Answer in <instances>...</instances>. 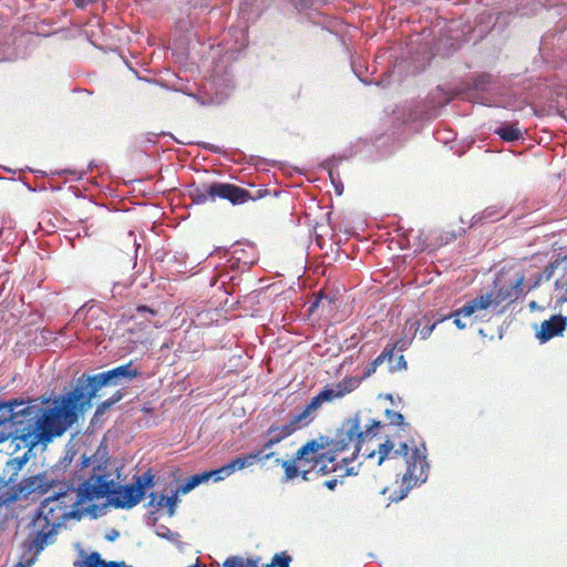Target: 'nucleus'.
<instances>
[{
	"label": "nucleus",
	"instance_id": "nucleus-1",
	"mask_svg": "<svg viewBox=\"0 0 567 567\" xmlns=\"http://www.w3.org/2000/svg\"><path fill=\"white\" fill-rule=\"evenodd\" d=\"M138 374L140 371L130 361L107 371L92 375L82 374L78 378L71 390L52 399L66 431L78 423L80 416L91 408L92 399L102 388L130 383Z\"/></svg>",
	"mask_w": 567,
	"mask_h": 567
},
{
	"label": "nucleus",
	"instance_id": "nucleus-2",
	"mask_svg": "<svg viewBox=\"0 0 567 567\" xmlns=\"http://www.w3.org/2000/svg\"><path fill=\"white\" fill-rule=\"evenodd\" d=\"M72 514L73 512H65L52 496L44 498L32 520L34 532L22 542V557L14 567H31L37 555L50 543L58 529L72 518Z\"/></svg>",
	"mask_w": 567,
	"mask_h": 567
},
{
	"label": "nucleus",
	"instance_id": "nucleus-3",
	"mask_svg": "<svg viewBox=\"0 0 567 567\" xmlns=\"http://www.w3.org/2000/svg\"><path fill=\"white\" fill-rule=\"evenodd\" d=\"M107 464V449L101 444L91 457L83 455L81 457V463L78 464V466H80L81 472L92 467L94 478H99L102 483L107 485V493L105 494V497L109 498V503L114 507H134L143 498V491L136 488L134 484L122 486L115 483L110 478Z\"/></svg>",
	"mask_w": 567,
	"mask_h": 567
},
{
	"label": "nucleus",
	"instance_id": "nucleus-4",
	"mask_svg": "<svg viewBox=\"0 0 567 567\" xmlns=\"http://www.w3.org/2000/svg\"><path fill=\"white\" fill-rule=\"evenodd\" d=\"M79 480L83 482L74 487L72 485L63 484L59 491L53 492L51 495L65 512H73L72 518H80L81 513L79 505L87 501L101 499L107 493V485L102 483L99 478H94V473L91 470L89 476L81 474Z\"/></svg>",
	"mask_w": 567,
	"mask_h": 567
},
{
	"label": "nucleus",
	"instance_id": "nucleus-5",
	"mask_svg": "<svg viewBox=\"0 0 567 567\" xmlns=\"http://www.w3.org/2000/svg\"><path fill=\"white\" fill-rule=\"evenodd\" d=\"M473 89L475 92H486L487 96L481 97V103L487 106L522 110L528 99L518 87H503L494 83L489 74H480L474 79Z\"/></svg>",
	"mask_w": 567,
	"mask_h": 567
},
{
	"label": "nucleus",
	"instance_id": "nucleus-6",
	"mask_svg": "<svg viewBox=\"0 0 567 567\" xmlns=\"http://www.w3.org/2000/svg\"><path fill=\"white\" fill-rule=\"evenodd\" d=\"M361 413L357 412L352 416L346 419L341 426L337 430L336 451H346L354 443L355 450L351 458H344L343 463H350L361 451L364 441L371 440L377 435L375 430L381 426V422L374 419L369 420L365 430H361Z\"/></svg>",
	"mask_w": 567,
	"mask_h": 567
},
{
	"label": "nucleus",
	"instance_id": "nucleus-7",
	"mask_svg": "<svg viewBox=\"0 0 567 567\" xmlns=\"http://www.w3.org/2000/svg\"><path fill=\"white\" fill-rule=\"evenodd\" d=\"M189 197L196 205H203L207 202H215L217 198L227 199L233 205H240L248 202L250 193L234 184L214 182L210 184H199L189 190Z\"/></svg>",
	"mask_w": 567,
	"mask_h": 567
},
{
	"label": "nucleus",
	"instance_id": "nucleus-8",
	"mask_svg": "<svg viewBox=\"0 0 567 567\" xmlns=\"http://www.w3.org/2000/svg\"><path fill=\"white\" fill-rule=\"evenodd\" d=\"M453 99L451 92L441 86L431 91L424 101L415 102L411 105L408 113V121H430L440 115L441 110Z\"/></svg>",
	"mask_w": 567,
	"mask_h": 567
},
{
	"label": "nucleus",
	"instance_id": "nucleus-9",
	"mask_svg": "<svg viewBox=\"0 0 567 567\" xmlns=\"http://www.w3.org/2000/svg\"><path fill=\"white\" fill-rule=\"evenodd\" d=\"M233 89V80L227 74L220 76L215 73L194 97L204 106L219 105L228 97Z\"/></svg>",
	"mask_w": 567,
	"mask_h": 567
},
{
	"label": "nucleus",
	"instance_id": "nucleus-10",
	"mask_svg": "<svg viewBox=\"0 0 567 567\" xmlns=\"http://www.w3.org/2000/svg\"><path fill=\"white\" fill-rule=\"evenodd\" d=\"M425 445L422 444V449L415 447L413 450L412 455L406 460L408 463V470L406 473L402 477L403 484H406L408 486L404 489H401V495L395 498V501L403 499L406 495L411 486L409 485L410 481L412 478L415 480V482L421 481L425 482L427 478L426 471L429 468V463L426 461L425 455Z\"/></svg>",
	"mask_w": 567,
	"mask_h": 567
},
{
	"label": "nucleus",
	"instance_id": "nucleus-11",
	"mask_svg": "<svg viewBox=\"0 0 567 567\" xmlns=\"http://www.w3.org/2000/svg\"><path fill=\"white\" fill-rule=\"evenodd\" d=\"M524 276L516 274L511 278H506L504 275L498 274L494 279V292L495 307L502 302H514L523 292Z\"/></svg>",
	"mask_w": 567,
	"mask_h": 567
},
{
	"label": "nucleus",
	"instance_id": "nucleus-12",
	"mask_svg": "<svg viewBox=\"0 0 567 567\" xmlns=\"http://www.w3.org/2000/svg\"><path fill=\"white\" fill-rule=\"evenodd\" d=\"M58 485L59 482L52 474L43 472L21 480L18 484V491L25 497L34 493L43 495Z\"/></svg>",
	"mask_w": 567,
	"mask_h": 567
},
{
	"label": "nucleus",
	"instance_id": "nucleus-13",
	"mask_svg": "<svg viewBox=\"0 0 567 567\" xmlns=\"http://www.w3.org/2000/svg\"><path fill=\"white\" fill-rule=\"evenodd\" d=\"M337 434L333 439L329 436H320L317 440H311L302 445L295 454V461H300L301 466L306 464V462L310 461L307 458V454H313V456H319L317 453L328 446H332L336 451Z\"/></svg>",
	"mask_w": 567,
	"mask_h": 567
},
{
	"label": "nucleus",
	"instance_id": "nucleus-14",
	"mask_svg": "<svg viewBox=\"0 0 567 567\" xmlns=\"http://www.w3.org/2000/svg\"><path fill=\"white\" fill-rule=\"evenodd\" d=\"M567 326V318L561 315H554L540 324L536 337L540 342H547L551 338L563 333Z\"/></svg>",
	"mask_w": 567,
	"mask_h": 567
},
{
	"label": "nucleus",
	"instance_id": "nucleus-15",
	"mask_svg": "<svg viewBox=\"0 0 567 567\" xmlns=\"http://www.w3.org/2000/svg\"><path fill=\"white\" fill-rule=\"evenodd\" d=\"M491 306H495L494 292L482 293L457 309L456 316L471 317L480 310H486Z\"/></svg>",
	"mask_w": 567,
	"mask_h": 567
},
{
	"label": "nucleus",
	"instance_id": "nucleus-16",
	"mask_svg": "<svg viewBox=\"0 0 567 567\" xmlns=\"http://www.w3.org/2000/svg\"><path fill=\"white\" fill-rule=\"evenodd\" d=\"M493 133L506 143H514L524 140V131L517 121L496 123Z\"/></svg>",
	"mask_w": 567,
	"mask_h": 567
},
{
	"label": "nucleus",
	"instance_id": "nucleus-17",
	"mask_svg": "<svg viewBox=\"0 0 567 567\" xmlns=\"http://www.w3.org/2000/svg\"><path fill=\"white\" fill-rule=\"evenodd\" d=\"M336 455L333 452H324L319 456H312L306 464L312 465V471L317 476L326 475L337 470L336 465H330L334 462Z\"/></svg>",
	"mask_w": 567,
	"mask_h": 567
},
{
	"label": "nucleus",
	"instance_id": "nucleus-18",
	"mask_svg": "<svg viewBox=\"0 0 567 567\" xmlns=\"http://www.w3.org/2000/svg\"><path fill=\"white\" fill-rule=\"evenodd\" d=\"M274 452H269L268 454H262V451H252L248 454H241L236 456L234 460L229 462L233 472L244 470L254 465L257 461L269 460L274 456Z\"/></svg>",
	"mask_w": 567,
	"mask_h": 567
},
{
	"label": "nucleus",
	"instance_id": "nucleus-19",
	"mask_svg": "<svg viewBox=\"0 0 567 567\" xmlns=\"http://www.w3.org/2000/svg\"><path fill=\"white\" fill-rule=\"evenodd\" d=\"M271 0H244L240 6V12L246 20L257 19L261 12L269 6Z\"/></svg>",
	"mask_w": 567,
	"mask_h": 567
},
{
	"label": "nucleus",
	"instance_id": "nucleus-20",
	"mask_svg": "<svg viewBox=\"0 0 567 567\" xmlns=\"http://www.w3.org/2000/svg\"><path fill=\"white\" fill-rule=\"evenodd\" d=\"M178 493L177 489L171 495H159L157 496L155 493L150 494V502L148 506L161 508L166 506L168 508L169 516H173L175 514V506L179 502L178 499Z\"/></svg>",
	"mask_w": 567,
	"mask_h": 567
},
{
	"label": "nucleus",
	"instance_id": "nucleus-21",
	"mask_svg": "<svg viewBox=\"0 0 567 567\" xmlns=\"http://www.w3.org/2000/svg\"><path fill=\"white\" fill-rule=\"evenodd\" d=\"M434 55L432 49L425 43L420 45V48L414 52L411 56L414 63V71H422L426 64L431 61Z\"/></svg>",
	"mask_w": 567,
	"mask_h": 567
},
{
	"label": "nucleus",
	"instance_id": "nucleus-22",
	"mask_svg": "<svg viewBox=\"0 0 567 567\" xmlns=\"http://www.w3.org/2000/svg\"><path fill=\"white\" fill-rule=\"evenodd\" d=\"M353 390L352 386H347L343 384H338L334 389L333 388H327L320 391L319 398L323 400V402L332 401L333 399L341 398L344 394L351 392Z\"/></svg>",
	"mask_w": 567,
	"mask_h": 567
},
{
	"label": "nucleus",
	"instance_id": "nucleus-23",
	"mask_svg": "<svg viewBox=\"0 0 567 567\" xmlns=\"http://www.w3.org/2000/svg\"><path fill=\"white\" fill-rule=\"evenodd\" d=\"M208 480L209 474L207 472L194 474L185 482V484L181 485L177 488V492H181L182 494H187L188 492H190L202 483L207 482Z\"/></svg>",
	"mask_w": 567,
	"mask_h": 567
},
{
	"label": "nucleus",
	"instance_id": "nucleus-24",
	"mask_svg": "<svg viewBox=\"0 0 567 567\" xmlns=\"http://www.w3.org/2000/svg\"><path fill=\"white\" fill-rule=\"evenodd\" d=\"M296 427H293V425L290 423V421L287 423V424H284V425H271L268 430H267V435H276L277 437H280V442L290 436L291 434H293L296 432Z\"/></svg>",
	"mask_w": 567,
	"mask_h": 567
},
{
	"label": "nucleus",
	"instance_id": "nucleus-25",
	"mask_svg": "<svg viewBox=\"0 0 567 567\" xmlns=\"http://www.w3.org/2000/svg\"><path fill=\"white\" fill-rule=\"evenodd\" d=\"M312 420L313 415L305 408L292 415L290 423L296 427V430H299L308 425Z\"/></svg>",
	"mask_w": 567,
	"mask_h": 567
},
{
	"label": "nucleus",
	"instance_id": "nucleus-26",
	"mask_svg": "<svg viewBox=\"0 0 567 567\" xmlns=\"http://www.w3.org/2000/svg\"><path fill=\"white\" fill-rule=\"evenodd\" d=\"M499 218V212L496 207H487L480 215H474L472 218V225L475 226L482 221H495Z\"/></svg>",
	"mask_w": 567,
	"mask_h": 567
},
{
	"label": "nucleus",
	"instance_id": "nucleus-27",
	"mask_svg": "<svg viewBox=\"0 0 567 567\" xmlns=\"http://www.w3.org/2000/svg\"><path fill=\"white\" fill-rule=\"evenodd\" d=\"M339 162H340V159H338L336 157H332V158L327 159L322 164V167L328 171L329 177H330L331 183L333 185H337L338 181H341L340 176H339V173L337 171V166H338Z\"/></svg>",
	"mask_w": 567,
	"mask_h": 567
},
{
	"label": "nucleus",
	"instance_id": "nucleus-28",
	"mask_svg": "<svg viewBox=\"0 0 567 567\" xmlns=\"http://www.w3.org/2000/svg\"><path fill=\"white\" fill-rule=\"evenodd\" d=\"M339 162H340V159H338L336 157H332V158L327 159L322 164V167L328 171L329 177H330L331 183L333 185H337L338 181H341L340 176H339V173L337 171V166H338Z\"/></svg>",
	"mask_w": 567,
	"mask_h": 567
},
{
	"label": "nucleus",
	"instance_id": "nucleus-29",
	"mask_svg": "<svg viewBox=\"0 0 567 567\" xmlns=\"http://www.w3.org/2000/svg\"><path fill=\"white\" fill-rule=\"evenodd\" d=\"M295 458L292 461H280L279 458L276 460L277 464H281V466L285 468V478L286 481L292 480L296 476L299 475V467L296 465Z\"/></svg>",
	"mask_w": 567,
	"mask_h": 567
},
{
	"label": "nucleus",
	"instance_id": "nucleus-30",
	"mask_svg": "<svg viewBox=\"0 0 567 567\" xmlns=\"http://www.w3.org/2000/svg\"><path fill=\"white\" fill-rule=\"evenodd\" d=\"M154 475L151 471L145 472L142 475L135 476V487L143 491V495L145 494L146 488L153 485Z\"/></svg>",
	"mask_w": 567,
	"mask_h": 567
},
{
	"label": "nucleus",
	"instance_id": "nucleus-31",
	"mask_svg": "<svg viewBox=\"0 0 567 567\" xmlns=\"http://www.w3.org/2000/svg\"><path fill=\"white\" fill-rule=\"evenodd\" d=\"M209 474V478H214L215 482L223 481L226 477L230 476L234 472L229 463L225 464L220 468L213 470L207 472Z\"/></svg>",
	"mask_w": 567,
	"mask_h": 567
},
{
	"label": "nucleus",
	"instance_id": "nucleus-32",
	"mask_svg": "<svg viewBox=\"0 0 567 567\" xmlns=\"http://www.w3.org/2000/svg\"><path fill=\"white\" fill-rule=\"evenodd\" d=\"M28 461V453H25L22 456H17L7 462V470L12 472L13 474H17L27 463Z\"/></svg>",
	"mask_w": 567,
	"mask_h": 567
},
{
	"label": "nucleus",
	"instance_id": "nucleus-33",
	"mask_svg": "<svg viewBox=\"0 0 567 567\" xmlns=\"http://www.w3.org/2000/svg\"><path fill=\"white\" fill-rule=\"evenodd\" d=\"M17 58L18 54L10 44L0 42V62L14 61Z\"/></svg>",
	"mask_w": 567,
	"mask_h": 567
},
{
	"label": "nucleus",
	"instance_id": "nucleus-34",
	"mask_svg": "<svg viewBox=\"0 0 567 567\" xmlns=\"http://www.w3.org/2000/svg\"><path fill=\"white\" fill-rule=\"evenodd\" d=\"M394 449V444L391 440H386L384 443L379 445L378 454H379V461L378 465H381L386 457L391 454V452Z\"/></svg>",
	"mask_w": 567,
	"mask_h": 567
},
{
	"label": "nucleus",
	"instance_id": "nucleus-35",
	"mask_svg": "<svg viewBox=\"0 0 567 567\" xmlns=\"http://www.w3.org/2000/svg\"><path fill=\"white\" fill-rule=\"evenodd\" d=\"M396 346L388 344L383 351L374 359V364H382L388 361L391 362L394 357V350Z\"/></svg>",
	"mask_w": 567,
	"mask_h": 567
},
{
	"label": "nucleus",
	"instance_id": "nucleus-36",
	"mask_svg": "<svg viewBox=\"0 0 567 567\" xmlns=\"http://www.w3.org/2000/svg\"><path fill=\"white\" fill-rule=\"evenodd\" d=\"M291 557L285 553L275 554L269 567H289Z\"/></svg>",
	"mask_w": 567,
	"mask_h": 567
},
{
	"label": "nucleus",
	"instance_id": "nucleus-37",
	"mask_svg": "<svg viewBox=\"0 0 567 567\" xmlns=\"http://www.w3.org/2000/svg\"><path fill=\"white\" fill-rule=\"evenodd\" d=\"M442 43H443V39H441L437 43H436V47H435V51H436V54H442V55H450L452 54L454 51H456L460 47V44L457 42H451L450 47L449 48H444L442 49Z\"/></svg>",
	"mask_w": 567,
	"mask_h": 567
},
{
	"label": "nucleus",
	"instance_id": "nucleus-38",
	"mask_svg": "<svg viewBox=\"0 0 567 567\" xmlns=\"http://www.w3.org/2000/svg\"><path fill=\"white\" fill-rule=\"evenodd\" d=\"M385 416L392 425H402L404 423V416L400 412L388 409L385 411Z\"/></svg>",
	"mask_w": 567,
	"mask_h": 567
},
{
	"label": "nucleus",
	"instance_id": "nucleus-39",
	"mask_svg": "<svg viewBox=\"0 0 567 567\" xmlns=\"http://www.w3.org/2000/svg\"><path fill=\"white\" fill-rule=\"evenodd\" d=\"M555 269L556 267L554 264H549L548 266H546L544 271L538 276L534 287H536L543 280L548 281L553 277Z\"/></svg>",
	"mask_w": 567,
	"mask_h": 567
},
{
	"label": "nucleus",
	"instance_id": "nucleus-40",
	"mask_svg": "<svg viewBox=\"0 0 567 567\" xmlns=\"http://www.w3.org/2000/svg\"><path fill=\"white\" fill-rule=\"evenodd\" d=\"M435 138H436V141L447 143L455 138V134L453 131H450V130H439L435 133Z\"/></svg>",
	"mask_w": 567,
	"mask_h": 567
},
{
	"label": "nucleus",
	"instance_id": "nucleus-41",
	"mask_svg": "<svg viewBox=\"0 0 567 567\" xmlns=\"http://www.w3.org/2000/svg\"><path fill=\"white\" fill-rule=\"evenodd\" d=\"M156 534L159 537L166 538V539H169V540H173L175 537L178 536V534L171 532V529L168 527L164 526V525H159L156 528Z\"/></svg>",
	"mask_w": 567,
	"mask_h": 567
},
{
	"label": "nucleus",
	"instance_id": "nucleus-42",
	"mask_svg": "<svg viewBox=\"0 0 567 567\" xmlns=\"http://www.w3.org/2000/svg\"><path fill=\"white\" fill-rule=\"evenodd\" d=\"M224 567H245V561L239 556H230L225 560Z\"/></svg>",
	"mask_w": 567,
	"mask_h": 567
},
{
	"label": "nucleus",
	"instance_id": "nucleus-43",
	"mask_svg": "<svg viewBox=\"0 0 567 567\" xmlns=\"http://www.w3.org/2000/svg\"><path fill=\"white\" fill-rule=\"evenodd\" d=\"M323 400L319 398V394H317L307 404L306 409L313 415V413L321 406Z\"/></svg>",
	"mask_w": 567,
	"mask_h": 567
},
{
	"label": "nucleus",
	"instance_id": "nucleus-44",
	"mask_svg": "<svg viewBox=\"0 0 567 567\" xmlns=\"http://www.w3.org/2000/svg\"><path fill=\"white\" fill-rule=\"evenodd\" d=\"M444 319H440V320H436L434 323L432 324H426L424 326L422 329H420V336H421V339L425 340L430 337V334L432 333V331L434 330L435 326L443 321Z\"/></svg>",
	"mask_w": 567,
	"mask_h": 567
},
{
	"label": "nucleus",
	"instance_id": "nucleus-45",
	"mask_svg": "<svg viewBox=\"0 0 567 567\" xmlns=\"http://www.w3.org/2000/svg\"><path fill=\"white\" fill-rule=\"evenodd\" d=\"M324 301H327L329 305H331V303H332V299H331L330 297H328V296H324V295L320 293V295L316 298V300L311 303V306H310L309 310H310L311 312H313V311H315V309H316V308H318L320 303H322V305H323V303H324Z\"/></svg>",
	"mask_w": 567,
	"mask_h": 567
},
{
	"label": "nucleus",
	"instance_id": "nucleus-46",
	"mask_svg": "<svg viewBox=\"0 0 567 567\" xmlns=\"http://www.w3.org/2000/svg\"><path fill=\"white\" fill-rule=\"evenodd\" d=\"M269 436H270V439L259 450V451H262V454H267L266 451L270 450L272 446L280 443V437H277L276 435H269Z\"/></svg>",
	"mask_w": 567,
	"mask_h": 567
},
{
	"label": "nucleus",
	"instance_id": "nucleus-47",
	"mask_svg": "<svg viewBox=\"0 0 567 567\" xmlns=\"http://www.w3.org/2000/svg\"><path fill=\"white\" fill-rule=\"evenodd\" d=\"M124 391L123 390H116L107 400L109 404L113 406L115 403L120 402L124 398Z\"/></svg>",
	"mask_w": 567,
	"mask_h": 567
},
{
	"label": "nucleus",
	"instance_id": "nucleus-48",
	"mask_svg": "<svg viewBox=\"0 0 567 567\" xmlns=\"http://www.w3.org/2000/svg\"><path fill=\"white\" fill-rule=\"evenodd\" d=\"M409 451H410L409 445L406 443H401L400 446L395 451H393V455L408 457Z\"/></svg>",
	"mask_w": 567,
	"mask_h": 567
},
{
	"label": "nucleus",
	"instance_id": "nucleus-49",
	"mask_svg": "<svg viewBox=\"0 0 567 567\" xmlns=\"http://www.w3.org/2000/svg\"><path fill=\"white\" fill-rule=\"evenodd\" d=\"M406 361L404 360V357L402 354L399 355L398 362L395 365H390V371L394 372L398 370H405L406 369Z\"/></svg>",
	"mask_w": 567,
	"mask_h": 567
},
{
	"label": "nucleus",
	"instance_id": "nucleus-50",
	"mask_svg": "<svg viewBox=\"0 0 567 567\" xmlns=\"http://www.w3.org/2000/svg\"><path fill=\"white\" fill-rule=\"evenodd\" d=\"M111 408V405L109 404V402L106 401H103L101 402L97 406H96V410H95V413H94V416L95 417H99V416H102L109 409Z\"/></svg>",
	"mask_w": 567,
	"mask_h": 567
},
{
	"label": "nucleus",
	"instance_id": "nucleus-51",
	"mask_svg": "<svg viewBox=\"0 0 567 567\" xmlns=\"http://www.w3.org/2000/svg\"><path fill=\"white\" fill-rule=\"evenodd\" d=\"M461 316H456V310L453 311L450 316L443 318L444 320L447 319V318H454V323L455 326L458 328V329H465L466 328V323L464 321L461 320L460 318Z\"/></svg>",
	"mask_w": 567,
	"mask_h": 567
},
{
	"label": "nucleus",
	"instance_id": "nucleus-52",
	"mask_svg": "<svg viewBox=\"0 0 567 567\" xmlns=\"http://www.w3.org/2000/svg\"><path fill=\"white\" fill-rule=\"evenodd\" d=\"M127 237L130 238V240L133 241V245L135 247V257H134V261H133V268H135L136 267V258H137V251H138V248H140V244L136 243V237H135L134 231H128Z\"/></svg>",
	"mask_w": 567,
	"mask_h": 567
},
{
	"label": "nucleus",
	"instance_id": "nucleus-53",
	"mask_svg": "<svg viewBox=\"0 0 567 567\" xmlns=\"http://www.w3.org/2000/svg\"><path fill=\"white\" fill-rule=\"evenodd\" d=\"M99 0H73V3L79 9H84L90 4L97 2Z\"/></svg>",
	"mask_w": 567,
	"mask_h": 567
},
{
	"label": "nucleus",
	"instance_id": "nucleus-54",
	"mask_svg": "<svg viewBox=\"0 0 567 567\" xmlns=\"http://www.w3.org/2000/svg\"><path fill=\"white\" fill-rule=\"evenodd\" d=\"M200 145L203 148H205L212 153H215V154H219L221 152L219 146L210 144V143H202Z\"/></svg>",
	"mask_w": 567,
	"mask_h": 567
},
{
	"label": "nucleus",
	"instance_id": "nucleus-55",
	"mask_svg": "<svg viewBox=\"0 0 567 567\" xmlns=\"http://www.w3.org/2000/svg\"><path fill=\"white\" fill-rule=\"evenodd\" d=\"M299 474H301L302 480L305 481L311 480V475L315 474V472L312 471V465H310L308 470H299Z\"/></svg>",
	"mask_w": 567,
	"mask_h": 567
},
{
	"label": "nucleus",
	"instance_id": "nucleus-56",
	"mask_svg": "<svg viewBox=\"0 0 567 567\" xmlns=\"http://www.w3.org/2000/svg\"><path fill=\"white\" fill-rule=\"evenodd\" d=\"M120 536V532L112 528L111 530H109L105 535V538L109 540V542H114L117 537Z\"/></svg>",
	"mask_w": 567,
	"mask_h": 567
},
{
	"label": "nucleus",
	"instance_id": "nucleus-57",
	"mask_svg": "<svg viewBox=\"0 0 567 567\" xmlns=\"http://www.w3.org/2000/svg\"><path fill=\"white\" fill-rule=\"evenodd\" d=\"M136 312L141 316H144L146 313L155 315V311L148 308L147 306H138L136 308Z\"/></svg>",
	"mask_w": 567,
	"mask_h": 567
},
{
	"label": "nucleus",
	"instance_id": "nucleus-58",
	"mask_svg": "<svg viewBox=\"0 0 567 567\" xmlns=\"http://www.w3.org/2000/svg\"><path fill=\"white\" fill-rule=\"evenodd\" d=\"M339 481L337 478L328 480L323 483V485L329 488L330 491H333L336 486L338 485Z\"/></svg>",
	"mask_w": 567,
	"mask_h": 567
},
{
	"label": "nucleus",
	"instance_id": "nucleus-59",
	"mask_svg": "<svg viewBox=\"0 0 567 567\" xmlns=\"http://www.w3.org/2000/svg\"><path fill=\"white\" fill-rule=\"evenodd\" d=\"M379 365L380 364H374L373 360L368 367L367 371L364 372V377H370L371 374H373Z\"/></svg>",
	"mask_w": 567,
	"mask_h": 567
},
{
	"label": "nucleus",
	"instance_id": "nucleus-60",
	"mask_svg": "<svg viewBox=\"0 0 567 567\" xmlns=\"http://www.w3.org/2000/svg\"><path fill=\"white\" fill-rule=\"evenodd\" d=\"M239 33H240V37H241V43L238 47H235L234 48L235 50H240V49H243V48H245L247 45L246 33L243 30H240Z\"/></svg>",
	"mask_w": 567,
	"mask_h": 567
},
{
	"label": "nucleus",
	"instance_id": "nucleus-61",
	"mask_svg": "<svg viewBox=\"0 0 567 567\" xmlns=\"http://www.w3.org/2000/svg\"><path fill=\"white\" fill-rule=\"evenodd\" d=\"M309 4H310V0H298L296 2V7L298 10H302V9L307 8Z\"/></svg>",
	"mask_w": 567,
	"mask_h": 567
},
{
	"label": "nucleus",
	"instance_id": "nucleus-62",
	"mask_svg": "<svg viewBox=\"0 0 567 567\" xmlns=\"http://www.w3.org/2000/svg\"><path fill=\"white\" fill-rule=\"evenodd\" d=\"M357 474H358V471L355 470V467H349L346 470V473L342 475V477L349 476V475H357Z\"/></svg>",
	"mask_w": 567,
	"mask_h": 567
},
{
	"label": "nucleus",
	"instance_id": "nucleus-63",
	"mask_svg": "<svg viewBox=\"0 0 567 567\" xmlns=\"http://www.w3.org/2000/svg\"><path fill=\"white\" fill-rule=\"evenodd\" d=\"M155 138H156V135H155V134H151V133H148V134H146V135H145V141H146V142L155 143Z\"/></svg>",
	"mask_w": 567,
	"mask_h": 567
},
{
	"label": "nucleus",
	"instance_id": "nucleus-64",
	"mask_svg": "<svg viewBox=\"0 0 567 567\" xmlns=\"http://www.w3.org/2000/svg\"><path fill=\"white\" fill-rule=\"evenodd\" d=\"M246 566L247 567H258V563H257V560H254V559H247Z\"/></svg>",
	"mask_w": 567,
	"mask_h": 567
}]
</instances>
